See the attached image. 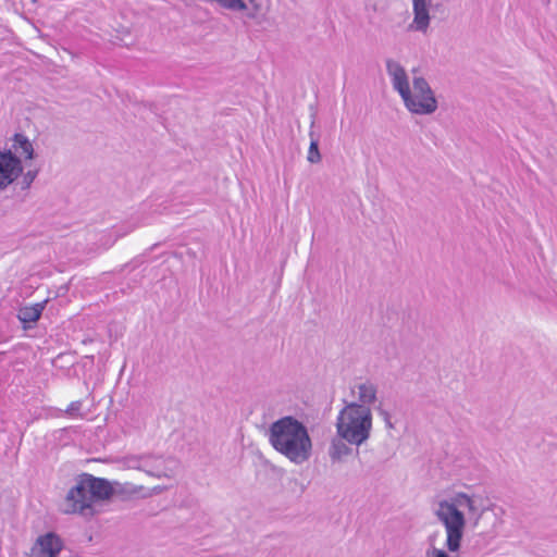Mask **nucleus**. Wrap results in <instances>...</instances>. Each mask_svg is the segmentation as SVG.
I'll use <instances>...</instances> for the list:
<instances>
[{
	"mask_svg": "<svg viewBox=\"0 0 557 557\" xmlns=\"http://www.w3.org/2000/svg\"><path fill=\"white\" fill-rule=\"evenodd\" d=\"M433 513L445 529L447 550L432 547L428 553L431 557H449L448 552H459L467 524L466 515L472 520V527L485 534L495 531L502 522L494 506L481 507V497L467 492H454L438 499Z\"/></svg>",
	"mask_w": 557,
	"mask_h": 557,
	"instance_id": "f257e3e1",
	"label": "nucleus"
},
{
	"mask_svg": "<svg viewBox=\"0 0 557 557\" xmlns=\"http://www.w3.org/2000/svg\"><path fill=\"white\" fill-rule=\"evenodd\" d=\"M268 440L275 451L294 465L308 461L312 455V440L307 426L292 416H285L268 430Z\"/></svg>",
	"mask_w": 557,
	"mask_h": 557,
	"instance_id": "f03ea898",
	"label": "nucleus"
},
{
	"mask_svg": "<svg viewBox=\"0 0 557 557\" xmlns=\"http://www.w3.org/2000/svg\"><path fill=\"white\" fill-rule=\"evenodd\" d=\"M109 480L83 473L76 479L62 505V511L67 515H78L92 518L99 510V505L109 500Z\"/></svg>",
	"mask_w": 557,
	"mask_h": 557,
	"instance_id": "7ed1b4c3",
	"label": "nucleus"
},
{
	"mask_svg": "<svg viewBox=\"0 0 557 557\" xmlns=\"http://www.w3.org/2000/svg\"><path fill=\"white\" fill-rule=\"evenodd\" d=\"M373 429L372 410L345 405L336 419V432L351 445L360 447L371 437Z\"/></svg>",
	"mask_w": 557,
	"mask_h": 557,
	"instance_id": "20e7f679",
	"label": "nucleus"
},
{
	"mask_svg": "<svg viewBox=\"0 0 557 557\" xmlns=\"http://www.w3.org/2000/svg\"><path fill=\"white\" fill-rule=\"evenodd\" d=\"M405 108L412 114L431 115L437 108L438 102L435 92L422 75L413 71L411 87L400 96Z\"/></svg>",
	"mask_w": 557,
	"mask_h": 557,
	"instance_id": "39448f33",
	"label": "nucleus"
},
{
	"mask_svg": "<svg viewBox=\"0 0 557 557\" xmlns=\"http://www.w3.org/2000/svg\"><path fill=\"white\" fill-rule=\"evenodd\" d=\"M116 462L124 470H137L149 478H172V470L168 467V462L162 456L149 453L128 454L119 458Z\"/></svg>",
	"mask_w": 557,
	"mask_h": 557,
	"instance_id": "423d86ee",
	"label": "nucleus"
},
{
	"mask_svg": "<svg viewBox=\"0 0 557 557\" xmlns=\"http://www.w3.org/2000/svg\"><path fill=\"white\" fill-rule=\"evenodd\" d=\"M110 492L109 499L113 495H120L128 498H149L154 495L161 494L165 487L164 486H153L146 487L144 485L134 484L129 482H119V481H109Z\"/></svg>",
	"mask_w": 557,
	"mask_h": 557,
	"instance_id": "0eeeda50",
	"label": "nucleus"
},
{
	"mask_svg": "<svg viewBox=\"0 0 557 557\" xmlns=\"http://www.w3.org/2000/svg\"><path fill=\"white\" fill-rule=\"evenodd\" d=\"M63 548L62 539L54 532L39 535L26 554L27 557H58Z\"/></svg>",
	"mask_w": 557,
	"mask_h": 557,
	"instance_id": "6e6552de",
	"label": "nucleus"
},
{
	"mask_svg": "<svg viewBox=\"0 0 557 557\" xmlns=\"http://www.w3.org/2000/svg\"><path fill=\"white\" fill-rule=\"evenodd\" d=\"M377 385L370 380L357 383L350 388V394L354 400L346 405L358 406L362 409L372 410V406L377 401Z\"/></svg>",
	"mask_w": 557,
	"mask_h": 557,
	"instance_id": "1a4fd4ad",
	"label": "nucleus"
},
{
	"mask_svg": "<svg viewBox=\"0 0 557 557\" xmlns=\"http://www.w3.org/2000/svg\"><path fill=\"white\" fill-rule=\"evenodd\" d=\"M22 164L11 150L0 151V188H5L22 173Z\"/></svg>",
	"mask_w": 557,
	"mask_h": 557,
	"instance_id": "9d476101",
	"label": "nucleus"
},
{
	"mask_svg": "<svg viewBox=\"0 0 557 557\" xmlns=\"http://www.w3.org/2000/svg\"><path fill=\"white\" fill-rule=\"evenodd\" d=\"M413 21L410 29L426 33L430 26V9L438 5L437 0H413Z\"/></svg>",
	"mask_w": 557,
	"mask_h": 557,
	"instance_id": "9b49d317",
	"label": "nucleus"
},
{
	"mask_svg": "<svg viewBox=\"0 0 557 557\" xmlns=\"http://www.w3.org/2000/svg\"><path fill=\"white\" fill-rule=\"evenodd\" d=\"M386 71L391 78L392 86L399 96H403L411 87V81L405 67L396 60L386 61Z\"/></svg>",
	"mask_w": 557,
	"mask_h": 557,
	"instance_id": "f8f14e48",
	"label": "nucleus"
},
{
	"mask_svg": "<svg viewBox=\"0 0 557 557\" xmlns=\"http://www.w3.org/2000/svg\"><path fill=\"white\" fill-rule=\"evenodd\" d=\"M351 444L347 442L343 436L336 433L331 442L327 449L329 457L332 462H343L345 458L352 454Z\"/></svg>",
	"mask_w": 557,
	"mask_h": 557,
	"instance_id": "ddd939ff",
	"label": "nucleus"
},
{
	"mask_svg": "<svg viewBox=\"0 0 557 557\" xmlns=\"http://www.w3.org/2000/svg\"><path fill=\"white\" fill-rule=\"evenodd\" d=\"M46 304H47V300L37 302L33 306H25V307L21 308L18 311V314H17L20 321L23 323L36 322L40 318Z\"/></svg>",
	"mask_w": 557,
	"mask_h": 557,
	"instance_id": "4468645a",
	"label": "nucleus"
},
{
	"mask_svg": "<svg viewBox=\"0 0 557 557\" xmlns=\"http://www.w3.org/2000/svg\"><path fill=\"white\" fill-rule=\"evenodd\" d=\"M13 149L15 153L24 156L26 159L34 158V148L28 138L22 134H15L13 138Z\"/></svg>",
	"mask_w": 557,
	"mask_h": 557,
	"instance_id": "2eb2a0df",
	"label": "nucleus"
},
{
	"mask_svg": "<svg viewBox=\"0 0 557 557\" xmlns=\"http://www.w3.org/2000/svg\"><path fill=\"white\" fill-rule=\"evenodd\" d=\"M309 137H310V146H309V150H308L307 160L310 163L315 164V163H319L322 159L321 153L319 151V141H318V138L315 137L314 132L312 129L309 132Z\"/></svg>",
	"mask_w": 557,
	"mask_h": 557,
	"instance_id": "dca6fc26",
	"label": "nucleus"
},
{
	"mask_svg": "<svg viewBox=\"0 0 557 557\" xmlns=\"http://www.w3.org/2000/svg\"><path fill=\"white\" fill-rule=\"evenodd\" d=\"M83 403L81 400L72 401L69 407L64 410V413L71 417H83L81 413Z\"/></svg>",
	"mask_w": 557,
	"mask_h": 557,
	"instance_id": "f3484780",
	"label": "nucleus"
},
{
	"mask_svg": "<svg viewBox=\"0 0 557 557\" xmlns=\"http://www.w3.org/2000/svg\"><path fill=\"white\" fill-rule=\"evenodd\" d=\"M379 416L383 419V421H386L392 418V414L388 410L384 409L381 405L376 407Z\"/></svg>",
	"mask_w": 557,
	"mask_h": 557,
	"instance_id": "a211bd4d",
	"label": "nucleus"
},
{
	"mask_svg": "<svg viewBox=\"0 0 557 557\" xmlns=\"http://www.w3.org/2000/svg\"><path fill=\"white\" fill-rule=\"evenodd\" d=\"M35 176H36V173H33V172H27L25 174L24 178H25L27 185H29L34 181Z\"/></svg>",
	"mask_w": 557,
	"mask_h": 557,
	"instance_id": "6ab92c4d",
	"label": "nucleus"
},
{
	"mask_svg": "<svg viewBox=\"0 0 557 557\" xmlns=\"http://www.w3.org/2000/svg\"><path fill=\"white\" fill-rule=\"evenodd\" d=\"M384 424H385V428H386L387 430H393V429L395 428V425H394V423H393V421H392V418H391V419H388V420H386V421H384Z\"/></svg>",
	"mask_w": 557,
	"mask_h": 557,
	"instance_id": "aec40b11",
	"label": "nucleus"
},
{
	"mask_svg": "<svg viewBox=\"0 0 557 557\" xmlns=\"http://www.w3.org/2000/svg\"><path fill=\"white\" fill-rule=\"evenodd\" d=\"M33 1L35 2L36 0H33Z\"/></svg>",
	"mask_w": 557,
	"mask_h": 557,
	"instance_id": "412c9836",
	"label": "nucleus"
}]
</instances>
